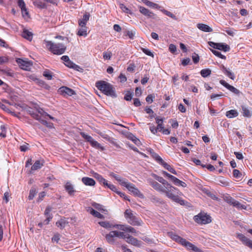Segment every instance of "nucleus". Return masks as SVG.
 Returning a JSON list of instances; mask_svg holds the SVG:
<instances>
[{
	"label": "nucleus",
	"mask_w": 252,
	"mask_h": 252,
	"mask_svg": "<svg viewBox=\"0 0 252 252\" xmlns=\"http://www.w3.org/2000/svg\"><path fill=\"white\" fill-rule=\"evenodd\" d=\"M148 182L156 190L161 193H165L168 198L181 205L185 204L184 200L180 198L178 195L175 194L173 192H171V191L167 189L164 186H162L157 182L151 179H149L148 180Z\"/></svg>",
	"instance_id": "1"
},
{
	"label": "nucleus",
	"mask_w": 252,
	"mask_h": 252,
	"mask_svg": "<svg viewBox=\"0 0 252 252\" xmlns=\"http://www.w3.org/2000/svg\"><path fill=\"white\" fill-rule=\"evenodd\" d=\"M95 86L99 90L108 96L113 97L117 96L115 89L112 85L108 82L104 81H99L96 82Z\"/></svg>",
	"instance_id": "2"
},
{
	"label": "nucleus",
	"mask_w": 252,
	"mask_h": 252,
	"mask_svg": "<svg viewBox=\"0 0 252 252\" xmlns=\"http://www.w3.org/2000/svg\"><path fill=\"white\" fill-rule=\"evenodd\" d=\"M44 43L45 44L46 47L55 55H62L63 54L66 49V46L63 43H55L48 40H44Z\"/></svg>",
	"instance_id": "3"
},
{
	"label": "nucleus",
	"mask_w": 252,
	"mask_h": 252,
	"mask_svg": "<svg viewBox=\"0 0 252 252\" xmlns=\"http://www.w3.org/2000/svg\"><path fill=\"white\" fill-rule=\"evenodd\" d=\"M124 216L127 221L130 224L133 226H141L143 222L142 220L136 216V214L130 209H127L124 213Z\"/></svg>",
	"instance_id": "4"
},
{
	"label": "nucleus",
	"mask_w": 252,
	"mask_h": 252,
	"mask_svg": "<svg viewBox=\"0 0 252 252\" xmlns=\"http://www.w3.org/2000/svg\"><path fill=\"white\" fill-rule=\"evenodd\" d=\"M128 235L124 232L113 230L106 234L105 237L109 244L113 245L115 243L116 238H122L126 240Z\"/></svg>",
	"instance_id": "5"
},
{
	"label": "nucleus",
	"mask_w": 252,
	"mask_h": 252,
	"mask_svg": "<svg viewBox=\"0 0 252 252\" xmlns=\"http://www.w3.org/2000/svg\"><path fill=\"white\" fill-rule=\"evenodd\" d=\"M194 221L199 224H207L211 222V217L205 213H199L193 218Z\"/></svg>",
	"instance_id": "6"
},
{
	"label": "nucleus",
	"mask_w": 252,
	"mask_h": 252,
	"mask_svg": "<svg viewBox=\"0 0 252 252\" xmlns=\"http://www.w3.org/2000/svg\"><path fill=\"white\" fill-rule=\"evenodd\" d=\"M125 186L131 193L133 195L137 196L141 198H144V195L140 191V190L135 187V186L129 182H127L124 183Z\"/></svg>",
	"instance_id": "7"
},
{
	"label": "nucleus",
	"mask_w": 252,
	"mask_h": 252,
	"mask_svg": "<svg viewBox=\"0 0 252 252\" xmlns=\"http://www.w3.org/2000/svg\"><path fill=\"white\" fill-rule=\"evenodd\" d=\"M158 181L161 183L165 189H167L171 191L175 194L178 195V194H180L181 192L179 191L178 189L174 187L171 186L170 184H169L165 179H164L162 177H160Z\"/></svg>",
	"instance_id": "8"
},
{
	"label": "nucleus",
	"mask_w": 252,
	"mask_h": 252,
	"mask_svg": "<svg viewBox=\"0 0 252 252\" xmlns=\"http://www.w3.org/2000/svg\"><path fill=\"white\" fill-rule=\"evenodd\" d=\"M59 93L64 96H72L75 94L74 90L67 87L63 86L59 89Z\"/></svg>",
	"instance_id": "9"
},
{
	"label": "nucleus",
	"mask_w": 252,
	"mask_h": 252,
	"mask_svg": "<svg viewBox=\"0 0 252 252\" xmlns=\"http://www.w3.org/2000/svg\"><path fill=\"white\" fill-rule=\"evenodd\" d=\"M51 211V208L49 206L46 207L44 215L46 218V220L43 221V222H40L38 223V225L40 227H42L43 224H48L50 220L52 219V215L50 214V212Z\"/></svg>",
	"instance_id": "10"
},
{
	"label": "nucleus",
	"mask_w": 252,
	"mask_h": 252,
	"mask_svg": "<svg viewBox=\"0 0 252 252\" xmlns=\"http://www.w3.org/2000/svg\"><path fill=\"white\" fill-rule=\"evenodd\" d=\"M237 238L239 239L244 245L252 249V241L246 237L244 235L241 233L238 234Z\"/></svg>",
	"instance_id": "11"
},
{
	"label": "nucleus",
	"mask_w": 252,
	"mask_h": 252,
	"mask_svg": "<svg viewBox=\"0 0 252 252\" xmlns=\"http://www.w3.org/2000/svg\"><path fill=\"white\" fill-rule=\"evenodd\" d=\"M17 62L22 69L26 70H29L32 65L30 62L21 59H18Z\"/></svg>",
	"instance_id": "12"
},
{
	"label": "nucleus",
	"mask_w": 252,
	"mask_h": 252,
	"mask_svg": "<svg viewBox=\"0 0 252 252\" xmlns=\"http://www.w3.org/2000/svg\"><path fill=\"white\" fill-rule=\"evenodd\" d=\"M126 242L127 243L131 244L133 246L136 247H140L141 242V241L138 240L136 238L133 237L132 236L128 235L126 240Z\"/></svg>",
	"instance_id": "13"
},
{
	"label": "nucleus",
	"mask_w": 252,
	"mask_h": 252,
	"mask_svg": "<svg viewBox=\"0 0 252 252\" xmlns=\"http://www.w3.org/2000/svg\"><path fill=\"white\" fill-rule=\"evenodd\" d=\"M139 11L144 15L147 17L149 18H155V14L143 6L139 7Z\"/></svg>",
	"instance_id": "14"
},
{
	"label": "nucleus",
	"mask_w": 252,
	"mask_h": 252,
	"mask_svg": "<svg viewBox=\"0 0 252 252\" xmlns=\"http://www.w3.org/2000/svg\"><path fill=\"white\" fill-rule=\"evenodd\" d=\"M64 189L70 196H74L76 190L74 188L73 185L70 182H66L64 185Z\"/></svg>",
	"instance_id": "15"
},
{
	"label": "nucleus",
	"mask_w": 252,
	"mask_h": 252,
	"mask_svg": "<svg viewBox=\"0 0 252 252\" xmlns=\"http://www.w3.org/2000/svg\"><path fill=\"white\" fill-rule=\"evenodd\" d=\"M82 182L86 186H94L95 184V182L93 179L87 177H83Z\"/></svg>",
	"instance_id": "16"
},
{
	"label": "nucleus",
	"mask_w": 252,
	"mask_h": 252,
	"mask_svg": "<svg viewBox=\"0 0 252 252\" xmlns=\"http://www.w3.org/2000/svg\"><path fill=\"white\" fill-rule=\"evenodd\" d=\"M44 160H36L31 167L32 171H34L41 168L44 165Z\"/></svg>",
	"instance_id": "17"
},
{
	"label": "nucleus",
	"mask_w": 252,
	"mask_h": 252,
	"mask_svg": "<svg viewBox=\"0 0 252 252\" xmlns=\"http://www.w3.org/2000/svg\"><path fill=\"white\" fill-rule=\"evenodd\" d=\"M197 27L198 29L204 32H212L213 31V29L210 27L204 24H198Z\"/></svg>",
	"instance_id": "18"
},
{
	"label": "nucleus",
	"mask_w": 252,
	"mask_h": 252,
	"mask_svg": "<svg viewBox=\"0 0 252 252\" xmlns=\"http://www.w3.org/2000/svg\"><path fill=\"white\" fill-rule=\"evenodd\" d=\"M216 49L223 51L224 52H227L230 50V47L227 44L223 43H217L216 46Z\"/></svg>",
	"instance_id": "19"
},
{
	"label": "nucleus",
	"mask_w": 252,
	"mask_h": 252,
	"mask_svg": "<svg viewBox=\"0 0 252 252\" xmlns=\"http://www.w3.org/2000/svg\"><path fill=\"white\" fill-rule=\"evenodd\" d=\"M110 176L114 178L117 181H118L120 184L125 186V184L124 183H126L127 182L126 180L122 178L119 175L115 174V173L112 172L110 174Z\"/></svg>",
	"instance_id": "20"
},
{
	"label": "nucleus",
	"mask_w": 252,
	"mask_h": 252,
	"mask_svg": "<svg viewBox=\"0 0 252 252\" xmlns=\"http://www.w3.org/2000/svg\"><path fill=\"white\" fill-rule=\"evenodd\" d=\"M113 227L124 231L125 232H129V230L131 226L126 224H115L113 226Z\"/></svg>",
	"instance_id": "21"
},
{
	"label": "nucleus",
	"mask_w": 252,
	"mask_h": 252,
	"mask_svg": "<svg viewBox=\"0 0 252 252\" xmlns=\"http://www.w3.org/2000/svg\"><path fill=\"white\" fill-rule=\"evenodd\" d=\"M93 176L100 183L104 185L105 184H107V180H106L104 178L102 177L101 175L100 174L94 172Z\"/></svg>",
	"instance_id": "22"
},
{
	"label": "nucleus",
	"mask_w": 252,
	"mask_h": 252,
	"mask_svg": "<svg viewBox=\"0 0 252 252\" xmlns=\"http://www.w3.org/2000/svg\"><path fill=\"white\" fill-rule=\"evenodd\" d=\"M68 222L65 218H62L61 220L56 222V225L61 229L65 227Z\"/></svg>",
	"instance_id": "23"
},
{
	"label": "nucleus",
	"mask_w": 252,
	"mask_h": 252,
	"mask_svg": "<svg viewBox=\"0 0 252 252\" xmlns=\"http://www.w3.org/2000/svg\"><path fill=\"white\" fill-rule=\"evenodd\" d=\"M64 64L69 67L73 69H74L76 70H79V69L80 68V66L74 63H73L70 60H68V61L64 63Z\"/></svg>",
	"instance_id": "24"
},
{
	"label": "nucleus",
	"mask_w": 252,
	"mask_h": 252,
	"mask_svg": "<svg viewBox=\"0 0 252 252\" xmlns=\"http://www.w3.org/2000/svg\"><path fill=\"white\" fill-rule=\"evenodd\" d=\"M22 36L28 39V40H32V33L27 30H24L22 33Z\"/></svg>",
	"instance_id": "25"
},
{
	"label": "nucleus",
	"mask_w": 252,
	"mask_h": 252,
	"mask_svg": "<svg viewBox=\"0 0 252 252\" xmlns=\"http://www.w3.org/2000/svg\"><path fill=\"white\" fill-rule=\"evenodd\" d=\"M156 120V123L158 124L157 128L159 131H161L164 128L163 124V119H160L159 117H157L155 118Z\"/></svg>",
	"instance_id": "26"
},
{
	"label": "nucleus",
	"mask_w": 252,
	"mask_h": 252,
	"mask_svg": "<svg viewBox=\"0 0 252 252\" xmlns=\"http://www.w3.org/2000/svg\"><path fill=\"white\" fill-rule=\"evenodd\" d=\"M37 111L38 112V113L40 114V115L42 117H43L44 118H45L46 116H47L50 119L53 120V121H55L56 120V119L53 117L52 116H51V115H50L49 114H48V113H47L46 112H45L41 108H38L37 109Z\"/></svg>",
	"instance_id": "27"
},
{
	"label": "nucleus",
	"mask_w": 252,
	"mask_h": 252,
	"mask_svg": "<svg viewBox=\"0 0 252 252\" xmlns=\"http://www.w3.org/2000/svg\"><path fill=\"white\" fill-rule=\"evenodd\" d=\"M185 247H186L188 250H192L194 252H198L199 251V249L197 247L188 241H187Z\"/></svg>",
	"instance_id": "28"
},
{
	"label": "nucleus",
	"mask_w": 252,
	"mask_h": 252,
	"mask_svg": "<svg viewBox=\"0 0 252 252\" xmlns=\"http://www.w3.org/2000/svg\"><path fill=\"white\" fill-rule=\"evenodd\" d=\"M98 223L101 226H102L105 228H106V229H110L112 228H114L113 226L114 225L111 224L109 221H99L98 222Z\"/></svg>",
	"instance_id": "29"
},
{
	"label": "nucleus",
	"mask_w": 252,
	"mask_h": 252,
	"mask_svg": "<svg viewBox=\"0 0 252 252\" xmlns=\"http://www.w3.org/2000/svg\"><path fill=\"white\" fill-rule=\"evenodd\" d=\"M238 115V113L236 110H231L226 113V116L229 118L236 117Z\"/></svg>",
	"instance_id": "30"
},
{
	"label": "nucleus",
	"mask_w": 252,
	"mask_h": 252,
	"mask_svg": "<svg viewBox=\"0 0 252 252\" xmlns=\"http://www.w3.org/2000/svg\"><path fill=\"white\" fill-rule=\"evenodd\" d=\"M91 145L98 149H100L101 151H104L105 150V148L104 147L102 146L99 143H98L97 141H95L94 139H93L91 142L90 143Z\"/></svg>",
	"instance_id": "31"
},
{
	"label": "nucleus",
	"mask_w": 252,
	"mask_h": 252,
	"mask_svg": "<svg viewBox=\"0 0 252 252\" xmlns=\"http://www.w3.org/2000/svg\"><path fill=\"white\" fill-rule=\"evenodd\" d=\"M90 214L93 215L94 216L99 219L104 218V216L103 215L101 214L98 212L94 210V209L91 208L90 209Z\"/></svg>",
	"instance_id": "32"
},
{
	"label": "nucleus",
	"mask_w": 252,
	"mask_h": 252,
	"mask_svg": "<svg viewBox=\"0 0 252 252\" xmlns=\"http://www.w3.org/2000/svg\"><path fill=\"white\" fill-rule=\"evenodd\" d=\"M77 35L79 36H86L87 33V27H80L77 32Z\"/></svg>",
	"instance_id": "33"
},
{
	"label": "nucleus",
	"mask_w": 252,
	"mask_h": 252,
	"mask_svg": "<svg viewBox=\"0 0 252 252\" xmlns=\"http://www.w3.org/2000/svg\"><path fill=\"white\" fill-rule=\"evenodd\" d=\"M172 182L175 185H176L177 186H181V187H184V188H185V187H187V184L185 182L180 180L179 179L177 178L176 177H175V178L173 180Z\"/></svg>",
	"instance_id": "34"
},
{
	"label": "nucleus",
	"mask_w": 252,
	"mask_h": 252,
	"mask_svg": "<svg viewBox=\"0 0 252 252\" xmlns=\"http://www.w3.org/2000/svg\"><path fill=\"white\" fill-rule=\"evenodd\" d=\"M242 110L243 111V115L246 117H250L251 114L250 110L245 106H242Z\"/></svg>",
	"instance_id": "35"
},
{
	"label": "nucleus",
	"mask_w": 252,
	"mask_h": 252,
	"mask_svg": "<svg viewBox=\"0 0 252 252\" xmlns=\"http://www.w3.org/2000/svg\"><path fill=\"white\" fill-rule=\"evenodd\" d=\"M211 73V70L209 69H203L201 70L200 74L203 77H207Z\"/></svg>",
	"instance_id": "36"
},
{
	"label": "nucleus",
	"mask_w": 252,
	"mask_h": 252,
	"mask_svg": "<svg viewBox=\"0 0 252 252\" xmlns=\"http://www.w3.org/2000/svg\"><path fill=\"white\" fill-rule=\"evenodd\" d=\"M129 138L136 145L139 146L141 145L140 141L136 138L135 136L133 134H131L129 136Z\"/></svg>",
	"instance_id": "37"
},
{
	"label": "nucleus",
	"mask_w": 252,
	"mask_h": 252,
	"mask_svg": "<svg viewBox=\"0 0 252 252\" xmlns=\"http://www.w3.org/2000/svg\"><path fill=\"white\" fill-rule=\"evenodd\" d=\"M135 34L136 30L134 29L130 31H127L126 33V35L128 36L130 39H133L135 37Z\"/></svg>",
	"instance_id": "38"
},
{
	"label": "nucleus",
	"mask_w": 252,
	"mask_h": 252,
	"mask_svg": "<svg viewBox=\"0 0 252 252\" xmlns=\"http://www.w3.org/2000/svg\"><path fill=\"white\" fill-rule=\"evenodd\" d=\"M226 76L232 80H234L235 76L234 74L229 69H227L226 71L223 73Z\"/></svg>",
	"instance_id": "39"
},
{
	"label": "nucleus",
	"mask_w": 252,
	"mask_h": 252,
	"mask_svg": "<svg viewBox=\"0 0 252 252\" xmlns=\"http://www.w3.org/2000/svg\"><path fill=\"white\" fill-rule=\"evenodd\" d=\"M224 199L225 201H226L227 203H228L232 205H233V204L235 200L234 198H233L232 197H231L229 195L225 196L224 197Z\"/></svg>",
	"instance_id": "40"
},
{
	"label": "nucleus",
	"mask_w": 252,
	"mask_h": 252,
	"mask_svg": "<svg viewBox=\"0 0 252 252\" xmlns=\"http://www.w3.org/2000/svg\"><path fill=\"white\" fill-rule=\"evenodd\" d=\"M211 50L215 56L219 57L220 58L224 60L226 59V57L222 55L219 51L213 49H211Z\"/></svg>",
	"instance_id": "41"
},
{
	"label": "nucleus",
	"mask_w": 252,
	"mask_h": 252,
	"mask_svg": "<svg viewBox=\"0 0 252 252\" xmlns=\"http://www.w3.org/2000/svg\"><path fill=\"white\" fill-rule=\"evenodd\" d=\"M82 137H83L85 139H86L88 142H89L90 143L91 142V141L94 139L91 136L86 134L83 132H82L80 133Z\"/></svg>",
	"instance_id": "42"
},
{
	"label": "nucleus",
	"mask_w": 252,
	"mask_h": 252,
	"mask_svg": "<svg viewBox=\"0 0 252 252\" xmlns=\"http://www.w3.org/2000/svg\"><path fill=\"white\" fill-rule=\"evenodd\" d=\"M233 206L236 207L238 209H246V206L244 205L241 204L240 203H239L238 201L235 200Z\"/></svg>",
	"instance_id": "43"
},
{
	"label": "nucleus",
	"mask_w": 252,
	"mask_h": 252,
	"mask_svg": "<svg viewBox=\"0 0 252 252\" xmlns=\"http://www.w3.org/2000/svg\"><path fill=\"white\" fill-rule=\"evenodd\" d=\"M43 75L47 78L48 80H51L52 78V72L49 70H46L43 72Z\"/></svg>",
	"instance_id": "44"
},
{
	"label": "nucleus",
	"mask_w": 252,
	"mask_h": 252,
	"mask_svg": "<svg viewBox=\"0 0 252 252\" xmlns=\"http://www.w3.org/2000/svg\"><path fill=\"white\" fill-rule=\"evenodd\" d=\"M34 4L40 8H44L46 7V5L45 3L41 1H36L34 2Z\"/></svg>",
	"instance_id": "45"
},
{
	"label": "nucleus",
	"mask_w": 252,
	"mask_h": 252,
	"mask_svg": "<svg viewBox=\"0 0 252 252\" xmlns=\"http://www.w3.org/2000/svg\"><path fill=\"white\" fill-rule=\"evenodd\" d=\"M152 156L155 159V160L160 164L163 161L162 158L159 155H158L157 154L155 153H153Z\"/></svg>",
	"instance_id": "46"
},
{
	"label": "nucleus",
	"mask_w": 252,
	"mask_h": 252,
	"mask_svg": "<svg viewBox=\"0 0 252 252\" xmlns=\"http://www.w3.org/2000/svg\"><path fill=\"white\" fill-rule=\"evenodd\" d=\"M104 186H106L108 188L110 189L111 190L117 193L118 190L115 186L113 184H109L107 181V184H105Z\"/></svg>",
	"instance_id": "47"
},
{
	"label": "nucleus",
	"mask_w": 252,
	"mask_h": 252,
	"mask_svg": "<svg viewBox=\"0 0 252 252\" xmlns=\"http://www.w3.org/2000/svg\"><path fill=\"white\" fill-rule=\"evenodd\" d=\"M0 129L1 131L0 132V136L2 137H5L6 133V128L5 126L4 125H1L0 126Z\"/></svg>",
	"instance_id": "48"
},
{
	"label": "nucleus",
	"mask_w": 252,
	"mask_h": 252,
	"mask_svg": "<svg viewBox=\"0 0 252 252\" xmlns=\"http://www.w3.org/2000/svg\"><path fill=\"white\" fill-rule=\"evenodd\" d=\"M112 56V54L110 51H107L103 52V57L105 60H110Z\"/></svg>",
	"instance_id": "49"
},
{
	"label": "nucleus",
	"mask_w": 252,
	"mask_h": 252,
	"mask_svg": "<svg viewBox=\"0 0 252 252\" xmlns=\"http://www.w3.org/2000/svg\"><path fill=\"white\" fill-rule=\"evenodd\" d=\"M141 49L143 51V52L146 55L152 57L153 58L154 57V55L153 53L148 49L142 47L141 48Z\"/></svg>",
	"instance_id": "50"
},
{
	"label": "nucleus",
	"mask_w": 252,
	"mask_h": 252,
	"mask_svg": "<svg viewBox=\"0 0 252 252\" xmlns=\"http://www.w3.org/2000/svg\"><path fill=\"white\" fill-rule=\"evenodd\" d=\"M169 235L172 240L175 241L177 242H178V241H179L181 238L180 236H178V235L175 233H173V232L170 233Z\"/></svg>",
	"instance_id": "51"
},
{
	"label": "nucleus",
	"mask_w": 252,
	"mask_h": 252,
	"mask_svg": "<svg viewBox=\"0 0 252 252\" xmlns=\"http://www.w3.org/2000/svg\"><path fill=\"white\" fill-rule=\"evenodd\" d=\"M36 194V190L34 189H32L30 191V194L28 197L29 199L30 200H32Z\"/></svg>",
	"instance_id": "52"
},
{
	"label": "nucleus",
	"mask_w": 252,
	"mask_h": 252,
	"mask_svg": "<svg viewBox=\"0 0 252 252\" xmlns=\"http://www.w3.org/2000/svg\"><path fill=\"white\" fill-rule=\"evenodd\" d=\"M120 8L125 13H130V10L126 7L124 4L121 3L120 4Z\"/></svg>",
	"instance_id": "53"
},
{
	"label": "nucleus",
	"mask_w": 252,
	"mask_h": 252,
	"mask_svg": "<svg viewBox=\"0 0 252 252\" xmlns=\"http://www.w3.org/2000/svg\"><path fill=\"white\" fill-rule=\"evenodd\" d=\"M40 123L43 125L46 126L47 127L49 128H52L53 127V124L52 123L48 122L47 121L42 119L40 121Z\"/></svg>",
	"instance_id": "54"
},
{
	"label": "nucleus",
	"mask_w": 252,
	"mask_h": 252,
	"mask_svg": "<svg viewBox=\"0 0 252 252\" xmlns=\"http://www.w3.org/2000/svg\"><path fill=\"white\" fill-rule=\"evenodd\" d=\"M1 71L3 73V74H6L9 76H13L14 75V72L9 69H3L1 70Z\"/></svg>",
	"instance_id": "55"
},
{
	"label": "nucleus",
	"mask_w": 252,
	"mask_h": 252,
	"mask_svg": "<svg viewBox=\"0 0 252 252\" xmlns=\"http://www.w3.org/2000/svg\"><path fill=\"white\" fill-rule=\"evenodd\" d=\"M233 176L234 177L238 178V179L241 178V177L242 176V174L241 173L240 171L237 169H234L233 170Z\"/></svg>",
	"instance_id": "56"
},
{
	"label": "nucleus",
	"mask_w": 252,
	"mask_h": 252,
	"mask_svg": "<svg viewBox=\"0 0 252 252\" xmlns=\"http://www.w3.org/2000/svg\"><path fill=\"white\" fill-rule=\"evenodd\" d=\"M18 6L21 8L22 12H23V9L26 8L25 2L23 0H18Z\"/></svg>",
	"instance_id": "57"
},
{
	"label": "nucleus",
	"mask_w": 252,
	"mask_h": 252,
	"mask_svg": "<svg viewBox=\"0 0 252 252\" xmlns=\"http://www.w3.org/2000/svg\"><path fill=\"white\" fill-rule=\"evenodd\" d=\"M163 12L167 16L172 18V19H175V20H176L177 18H176V16H175L173 14H172L171 12H170V11H168L167 10H164L163 11Z\"/></svg>",
	"instance_id": "58"
},
{
	"label": "nucleus",
	"mask_w": 252,
	"mask_h": 252,
	"mask_svg": "<svg viewBox=\"0 0 252 252\" xmlns=\"http://www.w3.org/2000/svg\"><path fill=\"white\" fill-rule=\"evenodd\" d=\"M227 89L235 94H238L240 93V91L231 85L228 86V88Z\"/></svg>",
	"instance_id": "59"
},
{
	"label": "nucleus",
	"mask_w": 252,
	"mask_h": 252,
	"mask_svg": "<svg viewBox=\"0 0 252 252\" xmlns=\"http://www.w3.org/2000/svg\"><path fill=\"white\" fill-rule=\"evenodd\" d=\"M145 3L149 7H156L157 8L158 5L156 3H155L152 1H149L146 0V1L145 2Z\"/></svg>",
	"instance_id": "60"
},
{
	"label": "nucleus",
	"mask_w": 252,
	"mask_h": 252,
	"mask_svg": "<svg viewBox=\"0 0 252 252\" xmlns=\"http://www.w3.org/2000/svg\"><path fill=\"white\" fill-rule=\"evenodd\" d=\"M162 173L163 175H164V176L168 177L169 179H170L171 181H173V180H174V179L175 177V176L169 174L168 173H167V172H166L165 171H162Z\"/></svg>",
	"instance_id": "61"
},
{
	"label": "nucleus",
	"mask_w": 252,
	"mask_h": 252,
	"mask_svg": "<svg viewBox=\"0 0 252 252\" xmlns=\"http://www.w3.org/2000/svg\"><path fill=\"white\" fill-rule=\"evenodd\" d=\"M155 98V95L153 94H149L146 98V100L148 103H152L153 101V99Z\"/></svg>",
	"instance_id": "62"
},
{
	"label": "nucleus",
	"mask_w": 252,
	"mask_h": 252,
	"mask_svg": "<svg viewBox=\"0 0 252 252\" xmlns=\"http://www.w3.org/2000/svg\"><path fill=\"white\" fill-rule=\"evenodd\" d=\"M145 111H146V112L147 113V114H150L151 116V118H153V117H154V111H153V110L152 109H151L149 107H146L145 109Z\"/></svg>",
	"instance_id": "63"
},
{
	"label": "nucleus",
	"mask_w": 252,
	"mask_h": 252,
	"mask_svg": "<svg viewBox=\"0 0 252 252\" xmlns=\"http://www.w3.org/2000/svg\"><path fill=\"white\" fill-rule=\"evenodd\" d=\"M90 15L89 13H86L83 16V18L81 20L87 23L90 18Z\"/></svg>",
	"instance_id": "64"
}]
</instances>
